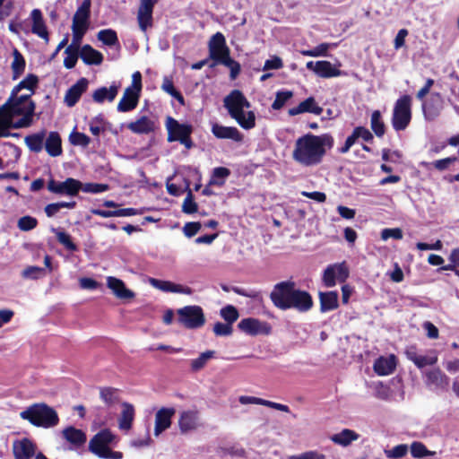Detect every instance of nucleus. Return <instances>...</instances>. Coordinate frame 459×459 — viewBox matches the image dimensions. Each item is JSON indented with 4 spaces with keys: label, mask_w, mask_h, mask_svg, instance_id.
<instances>
[{
    "label": "nucleus",
    "mask_w": 459,
    "mask_h": 459,
    "mask_svg": "<svg viewBox=\"0 0 459 459\" xmlns=\"http://www.w3.org/2000/svg\"><path fill=\"white\" fill-rule=\"evenodd\" d=\"M35 104L29 95L13 96L0 106V137L9 135V128L28 127L31 125Z\"/></svg>",
    "instance_id": "obj_1"
},
{
    "label": "nucleus",
    "mask_w": 459,
    "mask_h": 459,
    "mask_svg": "<svg viewBox=\"0 0 459 459\" xmlns=\"http://www.w3.org/2000/svg\"><path fill=\"white\" fill-rule=\"evenodd\" d=\"M333 146V138L330 134L316 135L308 133L295 141L292 159L301 166L314 167L323 161L327 150Z\"/></svg>",
    "instance_id": "obj_2"
},
{
    "label": "nucleus",
    "mask_w": 459,
    "mask_h": 459,
    "mask_svg": "<svg viewBox=\"0 0 459 459\" xmlns=\"http://www.w3.org/2000/svg\"><path fill=\"white\" fill-rule=\"evenodd\" d=\"M224 107L227 108L231 118L246 130L255 126V115L254 111H246L250 108V102L245 95L238 90H233L223 100Z\"/></svg>",
    "instance_id": "obj_3"
},
{
    "label": "nucleus",
    "mask_w": 459,
    "mask_h": 459,
    "mask_svg": "<svg viewBox=\"0 0 459 459\" xmlns=\"http://www.w3.org/2000/svg\"><path fill=\"white\" fill-rule=\"evenodd\" d=\"M20 416L32 425L43 428L55 427L59 421L56 411L45 403H35L22 411Z\"/></svg>",
    "instance_id": "obj_4"
},
{
    "label": "nucleus",
    "mask_w": 459,
    "mask_h": 459,
    "mask_svg": "<svg viewBox=\"0 0 459 459\" xmlns=\"http://www.w3.org/2000/svg\"><path fill=\"white\" fill-rule=\"evenodd\" d=\"M115 436L108 429L97 433L89 442V450L100 458L122 459L123 454L112 451L108 446L114 441Z\"/></svg>",
    "instance_id": "obj_5"
},
{
    "label": "nucleus",
    "mask_w": 459,
    "mask_h": 459,
    "mask_svg": "<svg viewBox=\"0 0 459 459\" xmlns=\"http://www.w3.org/2000/svg\"><path fill=\"white\" fill-rule=\"evenodd\" d=\"M177 316L178 323L186 329L201 328L206 321L203 308L197 305H189L178 308Z\"/></svg>",
    "instance_id": "obj_6"
},
{
    "label": "nucleus",
    "mask_w": 459,
    "mask_h": 459,
    "mask_svg": "<svg viewBox=\"0 0 459 459\" xmlns=\"http://www.w3.org/2000/svg\"><path fill=\"white\" fill-rule=\"evenodd\" d=\"M411 99L408 95H404L398 99L394 104L392 126L395 131L404 130L411 119Z\"/></svg>",
    "instance_id": "obj_7"
},
{
    "label": "nucleus",
    "mask_w": 459,
    "mask_h": 459,
    "mask_svg": "<svg viewBox=\"0 0 459 459\" xmlns=\"http://www.w3.org/2000/svg\"><path fill=\"white\" fill-rule=\"evenodd\" d=\"M209 57L216 64H226L230 61V48L221 32H216L208 42Z\"/></svg>",
    "instance_id": "obj_8"
},
{
    "label": "nucleus",
    "mask_w": 459,
    "mask_h": 459,
    "mask_svg": "<svg viewBox=\"0 0 459 459\" xmlns=\"http://www.w3.org/2000/svg\"><path fill=\"white\" fill-rule=\"evenodd\" d=\"M294 290L295 283L293 281H287L277 283L270 294L272 302L280 309H288Z\"/></svg>",
    "instance_id": "obj_9"
},
{
    "label": "nucleus",
    "mask_w": 459,
    "mask_h": 459,
    "mask_svg": "<svg viewBox=\"0 0 459 459\" xmlns=\"http://www.w3.org/2000/svg\"><path fill=\"white\" fill-rule=\"evenodd\" d=\"M349 277V269L345 262L333 264L325 268L323 274V282L325 287H333L336 282H344Z\"/></svg>",
    "instance_id": "obj_10"
},
{
    "label": "nucleus",
    "mask_w": 459,
    "mask_h": 459,
    "mask_svg": "<svg viewBox=\"0 0 459 459\" xmlns=\"http://www.w3.org/2000/svg\"><path fill=\"white\" fill-rule=\"evenodd\" d=\"M178 425L181 434L197 430L203 425L199 411L195 409L182 411L179 413Z\"/></svg>",
    "instance_id": "obj_11"
},
{
    "label": "nucleus",
    "mask_w": 459,
    "mask_h": 459,
    "mask_svg": "<svg viewBox=\"0 0 459 459\" xmlns=\"http://www.w3.org/2000/svg\"><path fill=\"white\" fill-rule=\"evenodd\" d=\"M81 187L82 182L72 178H68L65 181L50 179L48 182L49 192L62 195L74 196L79 193Z\"/></svg>",
    "instance_id": "obj_12"
},
{
    "label": "nucleus",
    "mask_w": 459,
    "mask_h": 459,
    "mask_svg": "<svg viewBox=\"0 0 459 459\" xmlns=\"http://www.w3.org/2000/svg\"><path fill=\"white\" fill-rule=\"evenodd\" d=\"M166 128L168 130V141L175 142L186 138L192 134L193 128L190 125L180 124L171 117L166 119Z\"/></svg>",
    "instance_id": "obj_13"
},
{
    "label": "nucleus",
    "mask_w": 459,
    "mask_h": 459,
    "mask_svg": "<svg viewBox=\"0 0 459 459\" xmlns=\"http://www.w3.org/2000/svg\"><path fill=\"white\" fill-rule=\"evenodd\" d=\"M175 413L176 409L173 407H162L157 411L153 429L155 437H159L162 432L170 428Z\"/></svg>",
    "instance_id": "obj_14"
},
{
    "label": "nucleus",
    "mask_w": 459,
    "mask_h": 459,
    "mask_svg": "<svg viewBox=\"0 0 459 459\" xmlns=\"http://www.w3.org/2000/svg\"><path fill=\"white\" fill-rule=\"evenodd\" d=\"M238 327L244 333L249 335L269 334L271 333V326L266 322L260 321L256 318H245L242 319Z\"/></svg>",
    "instance_id": "obj_15"
},
{
    "label": "nucleus",
    "mask_w": 459,
    "mask_h": 459,
    "mask_svg": "<svg viewBox=\"0 0 459 459\" xmlns=\"http://www.w3.org/2000/svg\"><path fill=\"white\" fill-rule=\"evenodd\" d=\"M156 0H140L137 21L142 31L152 26V12Z\"/></svg>",
    "instance_id": "obj_16"
},
{
    "label": "nucleus",
    "mask_w": 459,
    "mask_h": 459,
    "mask_svg": "<svg viewBox=\"0 0 459 459\" xmlns=\"http://www.w3.org/2000/svg\"><path fill=\"white\" fill-rule=\"evenodd\" d=\"M407 359L412 361L419 368L426 366H432L437 363V356L435 351H430L426 355L419 354L416 348L410 346L405 351Z\"/></svg>",
    "instance_id": "obj_17"
},
{
    "label": "nucleus",
    "mask_w": 459,
    "mask_h": 459,
    "mask_svg": "<svg viewBox=\"0 0 459 459\" xmlns=\"http://www.w3.org/2000/svg\"><path fill=\"white\" fill-rule=\"evenodd\" d=\"M313 306V300L310 294L305 290L295 289L289 302V308H295L300 312L308 311Z\"/></svg>",
    "instance_id": "obj_18"
},
{
    "label": "nucleus",
    "mask_w": 459,
    "mask_h": 459,
    "mask_svg": "<svg viewBox=\"0 0 459 459\" xmlns=\"http://www.w3.org/2000/svg\"><path fill=\"white\" fill-rule=\"evenodd\" d=\"M126 126L134 134H148L154 132L156 122L147 116H142L135 121L127 124Z\"/></svg>",
    "instance_id": "obj_19"
},
{
    "label": "nucleus",
    "mask_w": 459,
    "mask_h": 459,
    "mask_svg": "<svg viewBox=\"0 0 459 459\" xmlns=\"http://www.w3.org/2000/svg\"><path fill=\"white\" fill-rule=\"evenodd\" d=\"M107 286L119 299H132L135 296L134 291L126 287L122 280L116 277H107Z\"/></svg>",
    "instance_id": "obj_20"
},
{
    "label": "nucleus",
    "mask_w": 459,
    "mask_h": 459,
    "mask_svg": "<svg viewBox=\"0 0 459 459\" xmlns=\"http://www.w3.org/2000/svg\"><path fill=\"white\" fill-rule=\"evenodd\" d=\"M212 133L219 139H230L237 143L243 141V134L234 126H224L214 123L212 126Z\"/></svg>",
    "instance_id": "obj_21"
},
{
    "label": "nucleus",
    "mask_w": 459,
    "mask_h": 459,
    "mask_svg": "<svg viewBox=\"0 0 459 459\" xmlns=\"http://www.w3.org/2000/svg\"><path fill=\"white\" fill-rule=\"evenodd\" d=\"M149 282L153 288L164 292L182 293L186 295L192 294L191 288L180 284H176L169 281H161L154 278H150Z\"/></svg>",
    "instance_id": "obj_22"
},
{
    "label": "nucleus",
    "mask_w": 459,
    "mask_h": 459,
    "mask_svg": "<svg viewBox=\"0 0 459 459\" xmlns=\"http://www.w3.org/2000/svg\"><path fill=\"white\" fill-rule=\"evenodd\" d=\"M13 451L15 459H31L35 455L36 446L28 438L14 441Z\"/></svg>",
    "instance_id": "obj_23"
},
{
    "label": "nucleus",
    "mask_w": 459,
    "mask_h": 459,
    "mask_svg": "<svg viewBox=\"0 0 459 459\" xmlns=\"http://www.w3.org/2000/svg\"><path fill=\"white\" fill-rule=\"evenodd\" d=\"M396 364L397 361L394 355L381 356L376 359L373 368L378 376H388L394 371Z\"/></svg>",
    "instance_id": "obj_24"
},
{
    "label": "nucleus",
    "mask_w": 459,
    "mask_h": 459,
    "mask_svg": "<svg viewBox=\"0 0 459 459\" xmlns=\"http://www.w3.org/2000/svg\"><path fill=\"white\" fill-rule=\"evenodd\" d=\"M88 81L85 78H81L75 84L68 89L65 95V103L68 107H74L82 94L87 90Z\"/></svg>",
    "instance_id": "obj_25"
},
{
    "label": "nucleus",
    "mask_w": 459,
    "mask_h": 459,
    "mask_svg": "<svg viewBox=\"0 0 459 459\" xmlns=\"http://www.w3.org/2000/svg\"><path fill=\"white\" fill-rule=\"evenodd\" d=\"M30 19L32 22V33L43 39L46 42H48V31L45 24L41 11L39 9H33L30 13Z\"/></svg>",
    "instance_id": "obj_26"
},
{
    "label": "nucleus",
    "mask_w": 459,
    "mask_h": 459,
    "mask_svg": "<svg viewBox=\"0 0 459 459\" xmlns=\"http://www.w3.org/2000/svg\"><path fill=\"white\" fill-rule=\"evenodd\" d=\"M140 94L133 88H126L117 104L119 112H128L134 109L138 104Z\"/></svg>",
    "instance_id": "obj_27"
},
{
    "label": "nucleus",
    "mask_w": 459,
    "mask_h": 459,
    "mask_svg": "<svg viewBox=\"0 0 459 459\" xmlns=\"http://www.w3.org/2000/svg\"><path fill=\"white\" fill-rule=\"evenodd\" d=\"M306 112L319 116L323 112V108L316 104L313 97H309L300 102L299 106L290 108L288 111L290 116H297Z\"/></svg>",
    "instance_id": "obj_28"
},
{
    "label": "nucleus",
    "mask_w": 459,
    "mask_h": 459,
    "mask_svg": "<svg viewBox=\"0 0 459 459\" xmlns=\"http://www.w3.org/2000/svg\"><path fill=\"white\" fill-rule=\"evenodd\" d=\"M121 407L122 411L118 418V428L121 430L128 431L131 429L134 420V407L126 402L122 403Z\"/></svg>",
    "instance_id": "obj_29"
},
{
    "label": "nucleus",
    "mask_w": 459,
    "mask_h": 459,
    "mask_svg": "<svg viewBox=\"0 0 459 459\" xmlns=\"http://www.w3.org/2000/svg\"><path fill=\"white\" fill-rule=\"evenodd\" d=\"M80 57L86 65H100L103 61L102 54L90 45H84L80 50Z\"/></svg>",
    "instance_id": "obj_30"
},
{
    "label": "nucleus",
    "mask_w": 459,
    "mask_h": 459,
    "mask_svg": "<svg viewBox=\"0 0 459 459\" xmlns=\"http://www.w3.org/2000/svg\"><path fill=\"white\" fill-rule=\"evenodd\" d=\"M118 89L119 87L115 84L108 88L100 87L93 92L92 99L97 103H103L105 100L111 102L116 99Z\"/></svg>",
    "instance_id": "obj_31"
},
{
    "label": "nucleus",
    "mask_w": 459,
    "mask_h": 459,
    "mask_svg": "<svg viewBox=\"0 0 459 459\" xmlns=\"http://www.w3.org/2000/svg\"><path fill=\"white\" fill-rule=\"evenodd\" d=\"M37 84L38 77L34 74H29L13 89L11 94L13 96H19V92L22 90H25L27 92L23 95H29V99H30L31 95L34 93V89L36 88Z\"/></svg>",
    "instance_id": "obj_32"
},
{
    "label": "nucleus",
    "mask_w": 459,
    "mask_h": 459,
    "mask_svg": "<svg viewBox=\"0 0 459 459\" xmlns=\"http://www.w3.org/2000/svg\"><path fill=\"white\" fill-rule=\"evenodd\" d=\"M45 149L47 152L56 157L62 153L61 138L56 132H50L45 142Z\"/></svg>",
    "instance_id": "obj_33"
},
{
    "label": "nucleus",
    "mask_w": 459,
    "mask_h": 459,
    "mask_svg": "<svg viewBox=\"0 0 459 459\" xmlns=\"http://www.w3.org/2000/svg\"><path fill=\"white\" fill-rule=\"evenodd\" d=\"M319 299L322 312L333 310L338 307V294L336 291L320 292Z\"/></svg>",
    "instance_id": "obj_34"
},
{
    "label": "nucleus",
    "mask_w": 459,
    "mask_h": 459,
    "mask_svg": "<svg viewBox=\"0 0 459 459\" xmlns=\"http://www.w3.org/2000/svg\"><path fill=\"white\" fill-rule=\"evenodd\" d=\"M316 74L322 78H332L340 76L342 72L329 61L322 60L318 61Z\"/></svg>",
    "instance_id": "obj_35"
},
{
    "label": "nucleus",
    "mask_w": 459,
    "mask_h": 459,
    "mask_svg": "<svg viewBox=\"0 0 459 459\" xmlns=\"http://www.w3.org/2000/svg\"><path fill=\"white\" fill-rule=\"evenodd\" d=\"M63 437L71 444L82 446L86 442V435L81 429L68 427L63 430Z\"/></svg>",
    "instance_id": "obj_36"
},
{
    "label": "nucleus",
    "mask_w": 459,
    "mask_h": 459,
    "mask_svg": "<svg viewBox=\"0 0 459 459\" xmlns=\"http://www.w3.org/2000/svg\"><path fill=\"white\" fill-rule=\"evenodd\" d=\"M359 438V435L351 430L345 429L342 430L340 433L334 434L331 437V440L338 445L342 446H349L352 441H355Z\"/></svg>",
    "instance_id": "obj_37"
},
{
    "label": "nucleus",
    "mask_w": 459,
    "mask_h": 459,
    "mask_svg": "<svg viewBox=\"0 0 459 459\" xmlns=\"http://www.w3.org/2000/svg\"><path fill=\"white\" fill-rule=\"evenodd\" d=\"M45 132H39L37 134H30L25 137V143L28 148L34 152H39L43 149V143L45 141Z\"/></svg>",
    "instance_id": "obj_38"
},
{
    "label": "nucleus",
    "mask_w": 459,
    "mask_h": 459,
    "mask_svg": "<svg viewBox=\"0 0 459 459\" xmlns=\"http://www.w3.org/2000/svg\"><path fill=\"white\" fill-rule=\"evenodd\" d=\"M97 39L104 45L113 47L116 46L117 49L120 48L117 32L111 29L101 30L97 34Z\"/></svg>",
    "instance_id": "obj_39"
},
{
    "label": "nucleus",
    "mask_w": 459,
    "mask_h": 459,
    "mask_svg": "<svg viewBox=\"0 0 459 459\" xmlns=\"http://www.w3.org/2000/svg\"><path fill=\"white\" fill-rule=\"evenodd\" d=\"M100 397L108 406H112L119 402V390L113 387H100Z\"/></svg>",
    "instance_id": "obj_40"
},
{
    "label": "nucleus",
    "mask_w": 459,
    "mask_h": 459,
    "mask_svg": "<svg viewBox=\"0 0 459 459\" xmlns=\"http://www.w3.org/2000/svg\"><path fill=\"white\" fill-rule=\"evenodd\" d=\"M215 355L214 351H206L202 352L198 358L194 359L190 361L191 370L194 372L200 371L203 369L209 360H211Z\"/></svg>",
    "instance_id": "obj_41"
},
{
    "label": "nucleus",
    "mask_w": 459,
    "mask_h": 459,
    "mask_svg": "<svg viewBox=\"0 0 459 459\" xmlns=\"http://www.w3.org/2000/svg\"><path fill=\"white\" fill-rule=\"evenodd\" d=\"M427 384L441 387L447 384L446 376L438 368L429 370L426 373Z\"/></svg>",
    "instance_id": "obj_42"
},
{
    "label": "nucleus",
    "mask_w": 459,
    "mask_h": 459,
    "mask_svg": "<svg viewBox=\"0 0 459 459\" xmlns=\"http://www.w3.org/2000/svg\"><path fill=\"white\" fill-rule=\"evenodd\" d=\"M370 126L377 137H382L385 132V126L380 111L375 110L371 115Z\"/></svg>",
    "instance_id": "obj_43"
},
{
    "label": "nucleus",
    "mask_w": 459,
    "mask_h": 459,
    "mask_svg": "<svg viewBox=\"0 0 459 459\" xmlns=\"http://www.w3.org/2000/svg\"><path fill=\"white\" fill-rule=\"evenodd\" d=\"M13 60L12 63L13 78L16 80L24 71L25 60L22 55L15 48L13 52Z\"/></svg>",
    "instance_id": "obj_44"
},
{
    "label": "nucleus",
    "mask_w": 459,
    "mask_h": 459,
    "mask_svg": "<svg viewBox=\"0 0 459 459\" xmlns=\"http://www.w3.org/2000/svg\"><path fill=\"white\" fill-rule=\"evenodd\" d=\"M90 26V15L75 12L73 17L72 29L87 31Z\"/></svg>",
    "instance_id": "obj_45"
},
{
    "label": "nucleus",
    "mask_w": 459,
    "mask_h": 459,
    "mask_svg": "<svg viewBox=\"0 0 459 459\" xmlns=\"http://www.w3.org/2000/svg\"><path fill=\"white\" fill-rule=\"evenodd\" d=\"M336 44H330V43H321L313 49H307V50H301V55L305 56H326L327 52L332 47H335Z\"/></svg>",
    "instance_id": "obj_46"
},
{
    "label": "nucleus",
    "mask_w": 459,
    "mask_h": 459,
    "mask_svg": "<svg viewBox=\"0 0 459 459\" xmlns=\"http://www.w3.org/2000/svg\"><path fill=\"white\" fill-rule=\"evenodd\" d=\"M230 174L229 169L224 167L215 168L212 171V177L210 180V185L222 186L226 178Z\"/></svg>",
    "instance_id": "obj_47"
},
{
    "label": "nucleus",
    "mask_w": 459,
    "mask_h": 459,
    "mask_svg": "<svg viewBox=\"0 0 459 459\" xmlns=\"http://www.w3.org/2000/svg\"><path fill=\"white\" fill-rule=\"evenodd\" d=\"M411 454L415 458L434 455L436 452L427 449L424 444L419 441H414L410 446Z\"/></svg>",
    "instance_id": "obj_48"
},
{
    "label": "nucleus",
    "mask_w": 459,
    "mask_h": 459,
    "mask_svg": "<svg viewBox=\"0 0 459 459\" xmlns=\"http://www.w3.org/2000/svg\"><path fill=\"white\" fill-rule=\"evenodd\" d=\"M292 96H293V92L290 91H278L276 93L275 100L272 104L273 109H274V110L281 109L285 105V103L290 99L292 98Z\"/></svg>",
    "instance_id": "obj_49"
},
{
    "label": "nucleus",
    "mask_w": 459,
    "mask_h": 459,
    "mask_svg": "<svg viewBox=\"0 0 459 459\" xmlns=\"http://www.w3.org/2000/svg\"><path fill=\"white\" fill-rule=\"evenodd\" d=\"M161 89L165 92H167L168 94L171 95L176 100H178L180 103H182V104L184 103V98H183L182 94L175 89V87L173 85V82L169 78L164 77L162 85H161Z\"/></svg>",
    "instance_id": "obj_50"
},
{
    "label": "nucleus",
    "mask_w": 459,
    "mask_h": 459,
    "mask_svg": "<svg viewBox=\"0 0 459 459\" xmlns=\"http://www.w3.org/2000/svg\"><path fill=\"white\" fill-rule=\"evenodd\" d=\"M90 132L95 135L99 136L105 130V122L101 115H99L91 119L89 122Z\"/></svg>",
    "instance_id": "obj_51"
},
{
    "label": "nucleus",
    "mask_w": 459,
    "mask_h": 459,
    "mask_svg": "<svg viewBox=\"0 0 459 459\" xmlns=\"http://www.w3.org/2000/svg\"><path fill=\"white\" fill-rule=\"evenodd\" d=\"M66 56L64 59V65L67 69H72L75 66L80 51L73 49L71 47H66L65 50Z\"/></svg>",
    "instance_id": "obj_52"
},
{
    "label": "nucleus",
    "mask_w": 459,
    "mask_h": 459,
    "mask_svg": "<svg viewBox=\"0 0 459 459\" xmlns=\"http://www.w3.org/2000/svg\"><path fill=\"white\" fill-rule=\"evenodd\" d=\"M221 316L232 325L238 318V312L235 307L228 305L221 309Z\"/></svg>",
    "instance_id": "obj_53"
},
{
    "label": "nucleus",
    "mask_w": 459,
    "mask_h": 459,
    "mask_svg": "<svg viewBox=\"0 0 459 459\" xmlns=\"http://www.w3.org/2000/svg\"><path fill=\"white\" fill-rule=\"evenodd\" d=\"M409 447L406 444H401L394 446L392 449L385 450V454L388 458H402L408 453Z\"/></svg>",
    "instance_id": "obj_54"
},
{
    "label": "nucleus",
    "mask_w": 459,
    "mask_h": 459,
    "mask_svg": "<svg viewBox=\"0 0 459 459\" xmlns=\"http://www.w3.org/2000/svg\"><path fill=\"white\" fill-rule=\"evenodd\" d=\"M70 142L74 145L86 147L89 145L91 139L83 133L74 132L70 134Z\"/></svg>",
    "instance_id": "obj_55"
},
{
    "label": "nucleus",
    "mask_w": 459,
    "mask_h": 459,
    "mask_svg": "<svg viewBox=\"0 0 459 459\" xmlns=\"http://www.w3.org/2000/svg\"><path fill=\"white\" fill-rule=\"evenodd\" d=\"M52 231L56 233L59 243L64 245L67 249L72 250V251L76 249V246L73 243L70 236L67 233L59 231L56 229H52Z\"/></svg>",
    "instance_id": "obj_56"
},
{
    "label": "nucleus",
    "mask_w": 459,
    "mask_h": 459,
    "mask_svg": "<svg viewBox=\"0 0 459 459\" xmlns=\"http://www.w3.org/2000/svg\"><path fill=\"white\" fill-rule=\"evenodd\" d=\"M17 226L22 231H29L37 226V220L31 216H23L19 219Z\"/></svg>",
    "instance_id": "obj_57"
},
{
    "label": "nucleus",
    "mask_w": 459,
    "mask_h": 459,
    "mask_svg": "<svg viewBox=\"0 0 459 459\" xmlns=\"http://www.w3.org/2000/svg\"><path fill=\"white\" fill-rule=\"evenodd\" d=\"M182 211L187 214L197 212V204L193 199V194L191 190L188 191L187 195L183 202Z\"/></svg>",
    "instance_id": "obj_58"
},
{
    "label": "nucleus",
    "mask_w": 459,
    "mask_h": 459,
    "mask_svg": "<svg viewBox=\"0 0 459 459\" xmlns=\"http://www.w3.org/2000/svg\"><path fill=\"white\" fill-rule=\"evenodd\" d=\"M44 274V269L38 266H29L25 268L22 273L23 278L33 280L39 279Z\"/></svg>",
    "instance_id": "obj_59"
},
{
    "label": "nucleus",
    "mask_w": 459,
    "mask_h": 459,
    "mask_svg": "<svg viewBox=\"0 0 459 459\" xmlns=\"http://www.w3.org/2000/svg\"><path fill=\"white\" fill-rule=\"evenodd\" d=\"M108 185H105V184H97V183L82 184V183L81 190L85 193L98 194V193L105 192L106 190H108Z\"/></svg>",
    "instance_id": "obj_60"
},
{
    "label": "nucleus",
    "mask_w": 459,
    "mask_h": 459,
    "mask_svg": "<svg viewBox=\"0 0 459 459\" xmlns=\"http://www.w3.org/2000/svg\"><path fill=\"white\" fill-rule=\"evenodd\" d=\"M232 331V325L228 323L217 322L213 325V333L217 336H230Z\"/></svg>",
    "instance_id": "obj_61"
},
{
    "label": "nucleus",
    "mask_w": 459,
    "mask_h": 459,
    "mask_svg": "<svg viewBox=\"0 0 459 459\" xmlns=\"http://www.w3.org/2000/svg\"><path fill=\"white\" fill-rule=\"evenodd\" d=\"M287 459H325V455L317 451H307L299 455H290Z\"/></svg>",
    "instance_id": "obj_62"
},
{
    "label": "nucleus",
    "mask_w": 459,
    "mask_h": 459,
    "mask_svg": "<svg viewBox=\"0 0 459 459\" xmlns=\"http://www.w3.org/2000/svg\"><path fill=\"white\" fill-rule=\"evenodd\" d=\"M390 238H394V239H402L403 238V230L399 228L384 229L381 231V238L384 241H385Z\"/></svg>",
    "instance_id": "obj_63"
},
{
    "label": "nucleus",
    "mask_w": 459,
    "mask_h": 459,
    "mask_svg": "<svg viewBox=\"0 0 459 459\" xmlns=\"http://www.w3.org/2000/svg\"><path fill=\"white\" fill-rule=\"evenodd\" d=\"M73 31V39L72 42L68 47H71L73 49L80 51V46L82 40L83 36L85 35L86 31L72 29Z\"/></svg>",
    "instance_id": "obj_64"
}]
</instances>
